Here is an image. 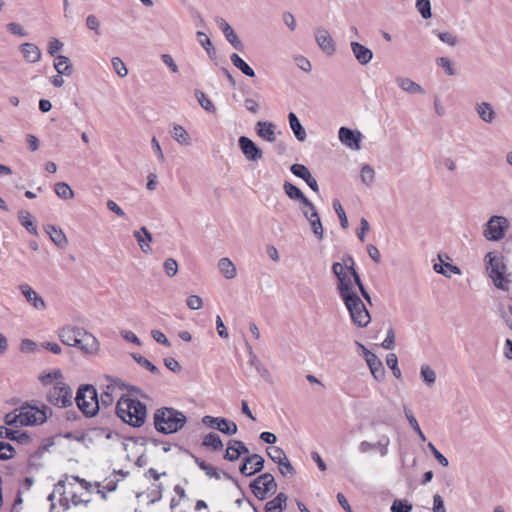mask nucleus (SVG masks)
<instances>
[{"label": "nucleus", "instance_id": "1", "mask_svg": "<svg viewBox=\"0 0 512 512\" xmlns=\"http://www.w3.org/2000/svg\"><path fill=\"white\" fill-rule=\"evenodd\" d=\"M48 412H51V410L45 405L42 408H38L25 404L7 413L4 417V422L7 426L12 427L39 425L47 420Z\"/></svg>", "mask_w": 512, "mask_h": 512}, {"label": "nucleus", "instance_id": "2", "mask_svg": "<svg viewBox=\"0 0 512 512\" xmlns=\"http://www.w3.org/2000/svg\"><path fill=\"white\" fill-rule=\"evenodd\" d=\"M115 412L124 423L133 427H141L147 417L146 405L128 395L118 399Z\"/></svg>", "mask_w": 512, "mask_h": 512}, {"label": "nucleus", "instance_id": "3", "mask_svg": "<svg viewBox=\"0 0 512 512\" xmlns=\"http://www.w3.org/2000/svg\"><path fill=\"white\" fill-rule=\"evenodd\" d=\"M155 429L163 434H172L180 431L187 422V417L172 407H161L153 415Z\"/></svg>", "mask_w": 512, "mask_h": 512}, {"label": "nucleus", "instance_id": "4", "mask_svg": "<svg viewBox=\"0 0 512 512\" xmlns=\"http://www.w3.org/2000/svg\"><path fill=\"white\" fill-rule=\"evenodd\" d=\"M66 346L76 347L85 355H95L100 349V343L93 334L76 326L69 328Z\"/></svg>", "mask_w": 512, "mask_h": 512}, {"label": "nucleus", "instance_id": "5", "mask_svg": "<svg viewBox=\"0 0 512 512\" xmlns=\"http://www.w3.org/2000/svg\"><path fill=\"white\" fill-rule=\"evenodd\" d=\"M75 402L86 417H94L101 411V404L98 403L97 391L93 385H80L76 393Z\"/></svg>", "mask_w": 512, "mask_h": 512}, {"label": "nucleus", "instance_id": "6", "mask_svg": "<svg viewBox=\"0 0 512 512\" xmlns=\"http://www.w3.org/2000/svg\"><path fill=\"white\" fill-rule=\"evenodd\" d=\"M486 270L494 285L502 290H508L509 280L505 277L506 265L503 257L495 252H489L485 256Z\"/></svg>", "mask_w": 512, "mask_h": 512}, {"label": "nucleus", "instance_id": "7", "mask_svg": "<svg viewBox=\"0 0 512 512\" xmlns=\"http://www.w3.org/2000/svg\"><path fill=\"white\" fill-rule=\"evenodd\" d=\"M343 302L349 311L351 320L355 325L360 328L368 326V324L371 322V316L358 294L346 297L343 299Z\"/></svg>", "mask_w": 512, "mask_h": 512}, {"label": "nucleus", "instance_id": "8", "mask_svg": "<svg viewBox=\"0 0 512 512\" xmlns=\"http://www.w3.org/2000/svg\"><path fill=\"white\" fill-rule=\"evenodd\" d=\"M509 228V221L504 216L494 215L485 224L483 236L489 241H500Z\"/></svg>", "mask_w": 512, "mask_h": 512}, {"label": "nucleus", "instance_id": "9", "mask_svg": "<svg viewBox=\"0 0 512 512\" xmlns=\"http://www.w3.org/2000/svg\"><path fill=\"white\" fill-rule=\"evenodd\" d=\"M75 483H69L70 490L69 494L71 495V503L74 506H78L80 504H88L91 501V487L92 485L79 477H72Z\"/></svg>", "mask_w": 512, "mask_h": 512}, {"label": "nucleus", "instance_id": "10", "mask_svg": "<svg viewBox=\"0 0 512 512\" xmlns=\"http://www.w3.org/2000/svg\"><path fill=\"white\" fill-rule=\"evenodd\" d=\"M253 494L260 500L268 497L269 493L276 491L277 484L272 474L264 473L258 476L251 484Z\"/></svg>", "mask_w": 512, "mask_h": 512}, {"label": "nucleus", "instance_id": "11", "mask_svg": "<svg viewBox=\"0 0 512 512\" xmlns=\"http://www.w3.org/2000/svg\"><path fill=\"white\" fill-rule=\"evenodd\" d=\"M124 384L120 381L111 379L110 383L105 386L98 398V403L101 404V411H107L112 408L118 390L124 389Z\"/></svg>", "mask_w": 512, "mask_h": 512}, {"label": "nucleus", "instance_id": "12", "mask_svg": "<svg viewBox=\"0 0 512 512\" xmlns=\"http://www.w3.org/2000/svg\"><path fill=\"white\" fill-rule=\"evenodd\" d=\"M202 423L227 435H234L238 431L236 423L226 418L206 415L202 418Z\"/></svg>", "mask_w": 512, "mask_h": 512}, {"label": "nucleus", "instance_id": "13", "mask_svg": "<svg viewBox=\"0 0 512 512\" xmlns=\"http://www.w3.org/2000/svg\"><path fill=\"white\" fill-rule=\"evenodd\" d=\"M239 147L248 161L257 162L263 158V151L246 136L238 139Z\"/></svg>", "mask_w": 512, "mask_h": 512}, {"label": "nucleus", "instance_id": "14", "mask_svg": "<svg viewBox=\"0 0 512 512\" xmlns=\"http://www.w3.org/2000/svg\"><path fill=\"white\" fill-rule=\"evenodd\" d=\"M315 41L317 42L320 49L327 55H333L336 51L335 42L324 27H317L315 29Z\"/></svg>", "mask_w": 512, "mask_h": 512}, {"label": "nucleus", "instance_id": "15", "mask_svg": "<svg viewBox=\"0 0 512 512\" xmlns=\"http://www.w3.org/2000/svg\"><path fill=\"white\" fill-rule=\"evenodd\" d=\"M264 462V458L261 455L252 454L244 458L239 470L241 474L251 476L263 469Z\"/></svg>", "mask_w": 512, "mask_h": 512}, {"label": "nucleus", "instance_id": "16", "mask_svg": "<svg viewBox=\"0 0 512 512\" xmlns=\"http://www.w3.org/2000/svg\"><path fill=\"white\" fill-rule=\"evenodd\" d=\"M339 140L347 147L353 150H359L362 134L359 131H353L347 127L339 129Z\"/></svg>", "mask_w": 512, "mask_h": 512}, {"label": "nucleus", "instance_id": "17", "mask_svg": "<svg viewBox=\"0 0 512 512\" xmlns=\"http://www.w3.org/2000/svg\"><path fill=\"white\" fill-rule=\"evenodd\" d=\"M19 290L25 297L26 301L36 310H44L46 303L42 296H40L30 285L21 284Z\"/></svg>", "mask_w": 512, "mask_h": 512}, {"label": "nucleus", "instance_id": "18", "mask_svg": "<svg viewBox=\"0 0 512 512\" xmlns=\"http://www.w3.org/2000/svg\"><path fill=\"white\" fill-rule=\"evenodd\" d=\"M63 378L61 369L44 370L38 376V380L43 387L57 386L58 383L62 384L64 383Z\"/></svg>", "mask_w": 512, "mask_h": 512}, {"label": "nucleus", "instance_id": "19", "mask_svg": "<svg viewBox=\"0 0 512 512\" xmlns=\"http://www.w3.org/2000/svg\"><path fill=\"white\" fill-rule=\"evenodd\" d=\"M12 426H0V438L10 439L20 444H27L31 438L27 432H22Z\"/></svg>", "mask_w": 512, "mask_h": 512}, {"label": "nucleus", "instance_id": "20", "mask_svg": "<svg viewBox=\"0 0 512 512\" xmlns=\"http://www.w3.org/2000/svg\"><path fill=\"white\" fill-rule=\"evenodd\" d=\"M350 48L355 59L362 66H365L368 63H370V61L373 58V52L359 42L352 41L350 43Z\"/></svg>", "mask_w": 512, "mask_h": 512}, {"label": "nucleus", "instance_id": "21", "mask_svg": "<svg viewBox=\"0 0 512 512\" xmlns=\"http://www.w3.org/2000/svg\"><path fill=\"white\" fill-rule=\"evenodd\" d=\"M290 170L296 177L303 179L313 191H319V186L316 179L312 176L306 166L302 164H293L290 167Z\"/></svg>", "mask_w": 512, "mask_h": 512}, {"label": "nucleus", "instance_id": "22", "mask_svg": "<svg viewBox=\"0 0 512 512\" xmlns=\"http://www.w3.org/2000/svg\"><path fill=\"white\" fill-rule=\"evenodd\" d=\"M217 24L218 26L220 27V29L222 30L225 38L227 39V41L237 50L239 51H242L244 46H243V43L240 41V39L238 38V36L236 35V33L234 32L233 28L231 27V25L226 22L225 19L223 18H219L217 19Z\"/></svg>", "mask_w": 512, "mask_h": 512}, {"label": "nucleus", "instance_id": "23", "mask_svg": "<svg viewBox=\"0 0 512 512\" xmlns=\"http://www.w3.org/2000/svg\"><path fill=\"white\" fill-rule=\"evenodd\" d=\"M337 280V289L342 300L345 299L346 297H350L354 294H357L355 291V286L357 285L355 284L354 279L349 272Z\"/></svg>", "mask_w": 512, "mask_h": 512}, {"label": "nucleus", "instance_id": "24", "mask_svg": "<svg viewBox=\"0 0 512 512\" xmlns=\"http://www.w3.org/2000/svg\"><path fill=\"white\" fill-rule=\"evenodd\" d=\"M343 263L346 267V270H348V272L352 275L354 282L357 285L361 295L368 301V303L371 304V297H370L369 293L366 291L358 272L354 268L353 258L351 256L347 255L344 257Z\"/></svg>", "mask_w": 512, "mask_h": 512}, {"label": "nucleus", "instance_id": "25", "mask_svg": "<svg viewBox=\"0 0 512 512\" xmlns=\"http://www.w3.org/2000/svg\"><path fill=\"white\" fill-rule=\"evenodd\" d=\"M256 133L268 142L276 141V125L268 121H258L255 125Z\"/></svg>", "mask_w": 512, "mask_h": 512}, {"label": "nucleus", "instance_id": "26", "mask_svg": "<svg viewBox=\"0 0 512 512\" xmlns=\"http://www.w3.org/2000/svg\"><path fill=\"white\" fill-rule=\"evenodd\" d=\"M366 363L373 377L377 381H382L385 376V369L382 361L374 353H366Z\"/></svg>", "mask_w": 512, "mask_h": 512}, {"label": "nucleus", "instance_id": "27", "mask_svg": "<svg viewBox=\"0 0 512 512\" xmlns=\"http://www.w3.org/2000/svg\"><path fill=\"white\" fill-rule=\"evenodd\" d=\"M64 487V480H59L56 484V488L53 493L48 496V500L51 502L50 512H63V493L60 492V488Z\"/></svg>", "mask_w": 512, "mask_h": 512}, {"label": "nucleus", "instance_id": "28", "mask_svg": "<svg viewBox=\"0 0 512 512\" xmlns=\"http://www.w3.org/2000/svg\"><path fill=\"white\" fill-rule=\"evenodd\" d=\"M23 58L28 63H36L41 59V50L34 43H23L19 46Z\"/></svg>", "mask_w": 512, "mask_h": 512}, {"label": "nucleus", "instance_id": "29", "mask_svg": "<svg viewBox=\"0 0 512 512\" xmlns=\"http://www.w3.org/2000/svg\"><path fill=\"white\" fill-rule=\"evenodd\" d=\"M133 236L136 238L142 252L148 254L152 251L150 243L153 238L146 227H141L140 230L134 231Z\"/></svg>", "mask_w": 512, "mask_h": 512}, {"label": "nucleus", "instance_id": "30", "mask_svg": "<svg viewBox=\"0 0 512 512\" xmlns=\"http://www.w3.org/2000/svg\"><path fill=\"white\" fill-rule=\"evenodd\" d=\"M47 401L59 408L64 407V383L51 387L46 394Z\"/></svg>", "mask_w": 512, "mask_h": 512}, {"label": "nucleus", "instance_id": "31", "mask_svg": "<svg viewBox=\"0 0 512 512\" xmlns=\"http://www.w3.org/2000/svg\"><path fill=\"white\" fill-rule=\"evenodd\" d=\"M172 138L180 145L190 146L191 138L187 130L180 124H173L170 130Z\"/></svg>", "mask_w": 512, "mask_h": 512}, {"label": "nucleus", "instance_id": "32", "mask_svg": "<svg viewBox=\"0 0 512 512\" xmlns=\"http://www.w3.org/2000/svg\"><path fill=\"white\" fill-rule=\"evenodd\" d=\"M396 83L400 89L410 94H423L424 89L410 78L399 76L396 78Z\"/></svg>", "mask_w": 512, "mask_h": 512}, {"label": "nucleus", "instance_id": "33", "mask_svg": "<svg viewBox=\"0 0 512 512\" xmlns=\"http://www.w3.org/2000/svg\"><path fill=\"white\" fill-rule=\"evenodd\" d=\"M218 269L221 274L228 280L234 279L237 275V269L229 258H221L218 261Z\"/></svg>", "mask_w": 512, "mask_h": 512}, {"label": "nucleus", "instance_id": "34", "mask_svg": "<svg viewBox=\"0 0 512 512\" xmlns=\"http://www.w3.org/2000/svg\"><path fill=\"white\" fill-rule=\"evenodd\" d=\"M18 220L28 232H30L33 235H38L37 227L34 224L33 216L29 211L24 209L20 210L18 212Z\"/></svg>", "mask_w": 512, "mask_h": 512}, {"label": "nucleus", "instance_id": "35", "mask_svg": "<svg viewBox=\"0 0 512 512\" xmlns=\"http://www.w3.org/2000/svg\"><path fill=\"white\" fill-rule=\"evenodd\" d=\"M288 119H289L290 127H291L295 137L297 138V140H299L301 142L305 141L306 136H307L306 131L303 128V126L301 125L297 116L293 112H290L288 115Z\"/></svg>", "mask_w": 512, "mask_h": 512}, {"label": "nucleus", "instance_id": "36", "mask_svg": "<svg viewBox=\"0 0 512 512\" xmlns=\"http://www.w3.org/2000/svg\"><path fill=\"white\" fill-rule=\"evenodd\" d=\"M287 496L284 493H279L274 499L270 500L265 505L266 512H282L286 506Z\"/></svg>", "mask_w": 512, "mask_h": 512}, {"label": "nucleus", "instance_id": "37", "mask_svg": "<svg viewBox=\"0 0 512 512\" xmlns=\"http://www.w3.org/2000/svg\"><path fill=\"white\" fill-rule=\"evenodd\" d=\"M476 111L479 117L486 123H491L494 120L495 112L492 106L487 102L477 104Z\"/></svg>", "mask_w": 512, "mask_h": 512}, {"label": "nucleus", "instance_id": "38", "mask_svg": "<svg viewBox=\"0 0 512 512\" xmlns=\"http://www.w3.org/2000/svg\"><path fill=\"white\" fill-rule=\"evenodd\" d=\"M232 64L238 68L244 75L248 77H254V70L236 53L230 56Z\"/></svg>", "mask_w": 512, "mask_h": 512}, {"label": "nucleus", "instance_id": "39", "mask_svg": "<svg viewBox=\"0 0 512 512\" xmlns=\"http://www.w3.org/2000/svg\"><path fill=\"white\" fill-rule=\"evenodd\" d=\"M283 189L290 199L299 200L301 204L308 199L299 188L290 182L286 181L283 185Z\"/></svg>", "mask_w": 512, "mask_h": 512}, {"label": "nucleus", "instance_id": "40", "mask_svg": "<svg viewBox=\"0 0 512 512\" xmlns=\"http://www.w3.org/2000/svg\"><path fill=\"white\" fill-rule=\"evenodd\" d=\"M360 179L361 182L368 187H370L374 183L375 171L371 165L365 164L362 166L360 172Z\"/></svg>", "mask_w": 512, "mask_h": 512}, {"label": "nucleus", "instance_id": "41", "mask_svg": "<svg viewBox=\"0 0 512 512\" xmlns=\"http://www.w3.org/2000/svg\"><path fill=\"white\" fill-rule=\"evenodd\" d=\"M45 231L57 246L61 247L64 244V233L61 229H56L53 225H46Z\"/></svg>", "mask_w": 512, "mask_h": 512}, {"label": "nucleus", "instance_id": "42", "mask_svg": "<svg viewBox=\"0 0 512 512\" xmlns=\"http://www.w3.org/2000/svg\"><path fill=\"white\" fill-rule=\"evenodd\" d=\"M299 208L307 221L319 216L315 205L309 199L305 200L302 204L300 203Z\"/></svg>", "mask_w": 512, "mask_h": 512}, {"label": "nucleus", "instance_id": "43", "mask_svg": "<svg viewBox=\"0 0 512 512\" xmlns=\"http://www.w3.org/2000/svg\"><path fill=\"white\" fill-rule=\"evenodd\" d=\"M266 453L269 456V458L278 465L287 458L284 450L277 446L268 447L266 449Z\"/></svg>", "mask_w": 512, "mask_h": 512}, {"label": "nucleus", "instance_id": "44", "mask_svg": "<svg viewBox=\"0 0 512 512\" xmlns=\"http://www.w3.org/2000/svg\"><path fill=\"white\" fill-rule=\"evenodd\" d=\"M202 445L206 447H211L214 450H219L223 447V443L220 436L212 432L204 437Z\"/></svg>", "mask_w": 512, "mask_h": 512}, {"label": "nucleus", "instance_id": "45", "mask_svg": "<svg viewBox=\"0 0 512 512\" xmlns=\"http://www.w3.org/2000/svg\"><path fill=\"white\" fill-rule=\"evenodd\" d=\"M198 466L200 467L201 470H203L206 475H208L209 477H213V478H216V479H220L221 478V475L225 476V477H229L227 473L225 472H222L220 470H218L216 467H214L213 465L211 464H208L204 461L202 462H198Z\"/></svg>", "mask_w": 512, "mask_h": 512}, {"label": "nucleus", "instance_id": "46", "mask_svg": "<svg viewBox=\"0 0 512 512\" xmlns=\"http://www.w3.org/2000/svg\"><path fill=\"white\" fill-rule=\"evenodd\" d=\"M195 97L203 109L212 113L216 111L214 104L210 99L207 98L204 92H202L201 90H196Z\"/></svg>", "mask_w": 512, "mask_h": 512}, {"label": "nucleus", "instance_id": "47", "mask_svg": "<svg viewBox=\"0 0 512 512\" xmlns=\"http://www.w3.org/2000/svg\"><path fill=\"white\" fill-rule=\"evenodd\" d=\"M389 445V437L382 435L377 442L373 443V450H377L382 457H385L389 452Z\"/></svg>", "mask_w": 512, "mask_h": 512}, {"label": "nucleus", "instance_id": "48", "mask_svg": "<svg viewBox=\"0 0 512 512\" xmlns=\"http://www.w3.org/2000/svg\"><path fill=\"white\" fill-rule=\"evenodd\" d=\"M420 374H421V378L428 386H432L435 383L436 373L430 366L422 365Z\"/></svg>", "mask_w": 512, "mask_h": 512}, {"label": "nucleus", "instance_id": "49", "mask_svg": "<svg viewBox=\"0 0 512 512\" xmlns=\"http://www.w3.org/2000/svg\"><path fill=\"white\" fill-rule=\"evenodd\" d=\"M62 65H64V56L60 55L57 57V61L54 63V68L58 72V75L53 78L52 83L56 87H60L64 83V79L62 77V74L64 73V69L61 68Z\"/></svg>", "mask_w": 512, "mask_h": 512}, {"label": "nucleus", "instance_id": "50", "mask_svg": "<svg viewBox=\"0 0 512 512\" xmlns=\"http://www.w3.org/2000/svg\"><path fill=\"white\" fill-rule=\"evenodd\" d=\"M308 223L310 224V227H311V230H312L314 236L318 240H322L323 239V235H324V230H323V226H322V222H321L320 216H317L316 218L308 220Z\"/></svg>", "mask_w": 512, "mask_h": 512}, {"label": "nucleus", "instance_id": "51", "mask_svg": "<svg viewBox=\"0 0 512 512\" xmlns=\"http://www.w3.org/2000/svg\"><path fill=\"white\" fill-rule=\"evenodd\" d=\"M115 73L120 77L124 78L128 75V69L124 62L119 57H113L111 60Z\"/></svg>", "mask_w": 512, "mask_h": 512}, {"label": "nucleus", "instance_id": "52", "mask_svg": "<svg viewBox=\"0 0 512 512\" xmlns=\"http://www.w3.org/2000/svg\"><path fill=\"white\" fill-rule=\"evenodd\" d=\"M416 8L424 19H429L432 16L430 0H417Z\"/></svg>", "mask_w": 512, "mask_h": 512}, {"label": "nucleus", "instance_id": "53", "mask_svg": "<svg viewBox=\"0 0 512 512\" xmlns=\"http://www.w3.org/2000/svg\"><path fill=\"white\" fill-rule=\"evenodd\" d=\"M386 363L388 367L392 370V373L395 378L400 379L401 378V371L398 367V359L396 354L390 353L387 355Z\"/></svg>", "mask_w": 512, "mask_h": 512}, {"label": "nucleus", "instance_id": "54", "mask_svg": "<svg viewBox=\"0 0 512 512\" xmlns=\"http://www.w3.org/2000/svg\"><path fill=\"white\" fill-rule=\"evenodd\" d=\"M15 455L14 447L6 442L0 441V460L12 459Z\"/></svg>", "mask_w": 512, "mask_h": 512}, {"label": "nucleus", "instance_id": "55", "mask_svg": "<svg viewBox=\"0 0 512 512\" xmlns=\"http://www.w3.org/2000/svg\"><path fill=\"white\" fill-rule=\"evenodd\" d=\"M132 357L138 364H140L145 369L149 370L151 373L159 374V369L142 355L132 354Z\"/></svg>", "mask_w": 512, "mask_h": 512}, {"label": "nucleus", "instance_id": "56", "mask_svg": "<svg viewBox=\"0 0 512 512\" xmlns=\"http://www.w3.org/2000/svg\"><path fill=\"white\" fill-rule=\"evenodd\" d=\"M163 268L168 277H174L178 272V263L173 258H167L163 263Z\"/></svg>", "mask_w": 512, "mask_h": 512}, {"label": "nucleus", "instance_id": "57", "mask_svg": "<svg viewBox=\"0 0 512 512\" xmlns=\"http://www.w3.org/2000/svg\"><path fill=\"white\" fill-rule=\"evenodd\" d=\"M333 207L339 217L342 228L346 229L348 227V219L341 203L338 200H334Z\"/></svg>", "mask_w": 512, "mask_h": 512}, {"label": "nucleus", "instance_id": "58", "mask_svg": "<svg viewBox=\"0 0 512 512\" xmlns=\"http://www.w3.org/2000/svg\"><path fill=\"white\" fill-rule=\"evenodd\" d=\"M412 505L409 504L407 501L396 499L394 500L391 511L392 512H411Z\"/></svg>", "mask_w": 512, "mask_h": 512}, {"label": "nucleus", "instance_id": "59", "mask_svg": "<svg viewBox=\"0 0 512 512\" xmlns=\"http://www.w3.org/2000/svg\"><path fill=\"white\" fill-rule=\"evenodd\" d=\"M436 63L439 67L443 68L447 75L454 76L455 70L452 66L451 61L447 57H439L436 59Z\"/></svg>", "mask_w": 512, "mask_h": 512}, {"label": "nucleus", "instance_id": "60", "mask_svg": "<svg viewBox=\"0 0 512 512\" xmlns=\"http://www.w3.org/2000/svg\"><path fill=\"white\" fill-rule=\"evenodd\" d=\"M38 345L35 341L31 339H23L20 343V351L22 353H32L37 351Z\"/></svg>", "mask_w": 512, "mask_h": 512}, {"label": "nucleus", "instance_id": "61", "mask_svg": "<svg viewBox=\"0 0 512 512\" xmlns=\"http://www.w3.org/2000/svg\"><path fill=\"white\" fill-rule=\"evenodd\" d=\"M428 448L432 452L433 456L437 459V461L444 467L449 465L448 459L434 446L433 443H428Z\"/></svg>", "mask_w": 512, "mask_h": 512}, {"label": "nucleus", "instance_id": "62", "mask_svg": "<svg viewBox=\"0 0 512 512\" xmlns=\"http://www.w3.org/2000/svg\"><path fill=\"white\" fill-rule=\"evenodd\" d=\"M186 304L191 310H199L203 306V300L198 295H190L186 300Z\"/></svg>", "mask_w": 512, "mask_h": 512}, {"label": "nucleus", "instance_id": "63", "mask_svg": "<svg viewBox=\"0 0 512 512\" xmlns=\"http://www.w3.org/2000/svg\"><path fill=\"white\" fill-rule=\"evenodd\" d=\"M86 25L90 30H93L97 35H101L100 21L95 15H89L87 17Z\"/></svg>", "mask_w": 512, "mask_h": 512}, {"label": "nucleus", "instance_id": "64", "mask_svg": "<svg viewBox=\"0 0 512 512\" xmlns=\"http://www.w3.org/2000/svg\"><path fill=\"white\" fill-rule=\"evenodd\" d=\"M240 457V453L234 445H230V441L228 442L226 452L224 454V458L228 461H236Z\"/></svg>", "mask_w": 512, "mask_h": 512}]
</instances>
